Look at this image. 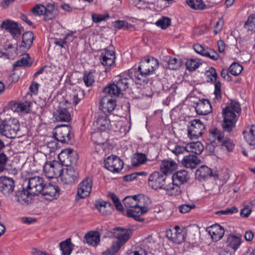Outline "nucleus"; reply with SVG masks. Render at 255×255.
Instances as JSON below:
<instances>
[{
	"mask_svg": "<svg viewBox=\"0 0 255 255\" xmlns=\"http://www.w3.org/2000/svg\"><path fill=\"white\" fill-rule=\"evenodd\" d=\"M133 73H135V69H130L128 73H123L117 76L115 80L116 83L111 84L105 87L103 89V93L118 96L123 91L128 88L131 79L134 78Z\"/></svg>",
	"mask_w": 255,
	"mask_h": 255,
	"instance_id": "obj_1",
	"label": "nucleus"
},
{
	"mask_svg": "<svg viewBox=\"0 0 255 255\" xmlns=\"http://www.w3.org/2000/svg\"><path fill=\"white\" fill-rule=\"evenodd\" d=\"M241 111L239 103L233 101L223 109L222 128L224 131L229 133L232 131L236 127V123Z\"/></svg>",
	"mask_w": 255,
	"mask_h": 255,
	"instance_id": "obj_2",
	"label": "nucleus"
},
{
	"mask_svg": "<svg viewBox=\"0 0 255 255\" xmlns=\"http://www.w3.org/2000/svg\"><path fill=\"white\" fill-rule=\"evenodd\" d=\"M158 66V61L156 59L152 57H145L141 59L137 68L139 73L136 72V68L131 69H135V73H133L135 79L139 82H145V78L152 74Z\"/></svg>",
	"mask_w": 255,
	"mask_h": 255,
	"instance_id": "obj_3",
	"label": "nucleus"
},
{
	"mask_svg": "<svg viewBox=\"0 0 255 255\" xmlns=\"http://www.w3.org/2000/svg\"><path fill=\"white\" fill-rule=\"evenodd\" d=\"M19 123L15 119L9 118L0 120V132L3 135L9 138L21 136L19 132Z\"/></svg>",
	"mask_w": 255,
	"mask_h": 255,
	"instance_id": "obj_4",
	"label": "nucleus"
},
{
	"mask_svg": "<svg viewBox=\"0 0 255 255\" xmlns=\"http://www.w3.org/2000/svg\"><path fill=\"white\" fill-rule=\"evenodd\" d=\"M114 237L117 239L112 245L115 252H117L119 249L129 239L132 234L131 230L121 227H116L114 229Z\"/></svg>",
	"mask_w": 255,
	"mask_h": 255,
	"instance_id": "obj_5",
	"label": "nucleus"
},
{
	"mask_svg": "<svg viewBox=\"0 0 255 255\" xmlns=\"http://www.w3.org/2000/svg\"><path fill=\"white\" fill-rule=\"evenodd\" d=\"M167 175L159 172H154L148 178V184L154 190L164 189L168 183Z\"/></svg>",
	"mask_w": 255,
	"mask_h": 255,
	"instance_id": "obj_6",
	"label": "nucleus"
},
{
	"mask_svg": "<svg viewBox=\"0 0 255 255\" xmlns=\"http://www.w3.org/2000/svg\"><path fill=\"white\" fill-rule=\"evenodd\" d=\"M58 158L62 165L66 166H74L77 163L78 155L73 149H66L59 154Z\"/></svg>",
	"mask_w": 255,
	"mask_h": 255,
	"instance_id": "obj_7",
	"label": "nucleus"
},
{
	"mask_svg": "<svg viewBox=\"0 0 255 255\" xmlns=\"http://www.w3.org/2000/svg\"><path fill=\"white\" fill-rule=\"evenodd\" d=\"M136 198L134 196H127L123 200V203L127 209L126 215L128 217L132 218L138 222H143L144 219L138 217V215L133 212L137 211Z\"/></svg>",
	"mask_w": 255,
	"mask_h": 255,
	"instance_id": "obj_8",
	"label": "nucleus"
},
{
	"mask_svg": "<svg viewBox=\"0 0 255 255\" xmlns=\"http://www.w3.org/2000/svg\"><path fill=\"white\" fill-rule=\"evenodd\" d=\"M72 128L69 125H61L55 128L54 136L55 139L62 143H65L71 139Z\"/></svg>",
	"mask_w": 255,
	"mask_h": 255,
	"instance_id": "obj_9",
	"label": "nucleus"
},
{
	"mask_svg": "<svg viewBox=\"0 0 255 255\" xmlns=\"http://www.w3.org/2000/svg\"><path fill=\"white\" fill-rule=\"evenodd\" d=\"M205 126L199 119H194L190 122L188 126V136L191 139H197L202 136Z\"/></svg>",
	"mask_w": 255,
	"mask_h": 255,
	"instance_id": "obj_10",
	"label": "nucleus"
},
{
	"mask_svg": "<svg viewBox=\"0 0 255 255\" xmlns=\"http://www.w3.org/2000/svg\"><path fill=\"white\" fill-rule=\"evenodd\" d=\"M44 183L43 178L40 176H34L29 178L27 189L30 194L38 195L43 189Z\"/></svg>",
	"mask_w": 255,
	"mask_h": 255,
	"instance_id": "obj_11",
	"label": "nucleus"
},
{
	"mask_svg": "<svg viewBox=\"0 0 255 255\" xmlns=\"http://www.w3.org/2000/svg\"><path fill=\"white\" fill-rule=\"evenodd\" d=\"M134 198H136V200L137 211L134 210L133 212L136 213L138 217H140L148 212V206L150 204L151 201L148 196L143 194L134 195Z\"/></svg>",
	"mask_w": 255,
	"mask_h": 255,
	"instance_id": "obj_12",
	"label": "nucleus"
},
{
	"mask_svg": "<svg viewBox=\"0 0 255 255\" xmlns=\"http://www.w3.org/2000/svg\"><path fill=\"white\" fill-rule=\"evenodd\" d=\"M65 171L63 170L61 175V181L65 184H73L79 178V172L74 166H66Z\"/></svg>",
	"mask_w": 255,
	"mask_h": 255,
	"instance_id": "obj_13",
	"label": "nucleus"
},
{
	"mask_svg": "<svg viewBox=\"0 0 255 255\" xmlns=\"http://www.w3.org/2000/svg\"><path fill=\"white\" fill-rule=\"evenodd\" d=\"M105 167L113 172H119L124 167V162L119 157L112 155L107 157L104 162Z\"/></svg>",
	"mask_w": 255,
	"mask_h": 255,
	"instance_id": "obj_14",
	"label": "nucleus"
},
{
	"mask_svg": "<svg viewBox=\"0 0 255 255\" xmlns=\"http://www.w3.org/2000/svg\"><path fill=\"white\" fill-rule=\"evenodd\" d=\"M15 182L11 178L6 176L0 177V192L8 196L14 191Z\"/></svg>",
	"mask_w": 255,
	"mask_h": 255,
	"instance_id": "obj_15",
	"label": "nucleus"
},
{
	"mask_svg": "<svg viewBox=\"0 0 255 255\" xmlns=\"http://www.w3.org/2000/svg\"><path fill=\"white\" fill-rule=\"evenodd\" d=\"M106 95L102 98L100 108L104 113H111L116 108L117 104L116 101L113 99V95L105 93Z\"/></svg>",
	"mask_w": 255,
	"mask_h": 255,
	"instance_id": "obj_16",
	"label": "nucleus"
},
{
	"mask_svg": "<svg viewBox=\"0 0 255 255\" xmlns=\"http://www.w3.org/2000/svg\"><path fill=\"white\" fill-rule=\"evenodd\" d=\"M45 199L52 201L57 199L59 196V189L56 184L49 183L45 184L41 193Z\"/></svg>",
	"mask_w": 255,
	"mask_h": 255,
	"instance_id": "obj_17",
	"label": "nucleus"
},
{
	"mask_svg": "<svg viewBox=\"0 0 255 255\" xmlns=\"http://www.w3.org/2000/svg\"><path fill=\"white\" fill-rule=\"evenodd\" d=\"M93 186L92 179L90 177L85 178L78 185L77 195L80 198H85L91 192Z\"/></svg>",
	"mask_w": 255,
	"mask_h": 255,
	"instance_id": "obj_18",
	"label": "nucleus"
},
{
	"mask_svg": "<svg viewBox=\"0 0 255 255\" xmlns=\"http://www.w3.org/2000/svg\"><path fill=\"white\" fill-rule=\"evenodd\" d=\"M166 236L172 242L178 244L182 243L185 238V232L178 226L168 231Z\"/></svg>",
	"mask_w": 255,
	"mask_h": 255,
	"instance_id": "obj_19",
	"label": "nucleus"
},
{
	"mask_svg": "<svg viewBox=\"0 0 255 255\" xmlns=\"http://www.w3.org/2000/svg\"><path fill=\"white\" fill-rule=\"evenodd\" d=\"M0 28L9 32L13 38L18 37L21 33V28L17 23L9 19L3 20L0 24Z\"/></svg>",
	"mask_w": 255,
	"mask_h": 255,
	"instance_id": "obj_20",
	"label": "nucleus"
},
{
	"mask_svg": "<svg viewBox=\"0 0 255 255\" xmlns=\"http://www.w3.org/2000/svg\"><path fill=\"white\" fill-rule=\"evenodd\" d=\"M115 51L107 48L104 49L101 55V63L104 66H111L115 63Z\"/></svg>",
	"mask_w": 255,
	"mask_h": 255,
	"instance_id": "obj_21",
	"label": "nucleus"
},
{
	"mask_svg": "<svg viewBox=\"0 0 255 255\" xmlns=\"http://www.w3.org/2000/svg\"><path fill=\"white\" fill-rule=\"evenodd\" d=\"M53 118L54 121L68 122L71 120L70 114L65 108L59 107L53 113Z\"/></svg>",
	"mask_w": 255,
	"mask_h": 255,
	"instance_id": "obj_22",
	"label": "nucleus"
},
{
	"mask_svg": "<svg viewBox=\"0 0 255 255\" xmlns=\"http://www.w3.org/2000/svg\"><path fill=\"white\" fill-rule=\"evenodd\" d=\"M195 110L198 115H207L212 111V106L208 100L203 99L196 103Z\"/></svg>",
	"mask_w": 255,
	"mask_h": 255,
	"instance_id": "obj_23",
	"label": "nucleus"
},
{
	"mask_svg": "<svg viewBox=\"0 0 255 255\" xmlns=\"http://www.w3.org/2000/svg\"><path fill=\"white\" fill-rule=\"evenodd\" d=\"M200 159L195 154L184 156L181 161L182 165L187 168L194 169L200 163Z\"/></svg>",
	"mask_w": 255,
	"mask_h": 255,
	"instance_id": "obj_24",
	"label": "nucleus"
},
{
	"mask_svg": "<svg viewBox=\"0 0 255 255\" xmlns=\"http://www.w3.org/2000/svg\"><path fill=\"white\" fill-rule=\"evenodd\" d=\"M190 179V175L186 170L182 169L176 171L172 176L173 182L180 185L187 183Z\"/></svg>",
	"mask_w": 255,
	"mask_h": 255,
	"instance_id": "obj_25",
	"label": "nucleus"
},
{
	"mask_svg": "<svg viewBox=\"0 0 255 255\" xmlns=\"http://www.w3.org/2000/svg\"><path fill=\"white\" fill-rule=\"evenodd\" d=\"M31 196H33L29 193V190L22 189L16 192L15 198L17 202L21 205H28L31 200Z\"/></svg>",
	"mask_w": 255,
	"mask_h": 255,
	"instance_id": "obj_26",
	"label": "nucleus"
},
{
	"mask_svg": "<svg viewBox=\"0 0 255 255\" xmlns=\"http://www.w3.org/2000/svg\"><path fill=\"white\" fill-rule=\"evenodd\" d=\"M208 232L211 236L212 240L217 242L222 238L225 230L222 226L216 224L209 228Z\"/></svg>",
	"mask_w": 255,
	"mask_h": 255,
	"instance_id": "obj_27",
	"label": "nucleus"
},
{
	"mask_svg": "<svg viewBox=\"0 0 255 255\" xmlns=\"http://www.w3.org/2000/svg\"><path fill=\"white\" fill-rule=\"evenodd\" d=\"M244 138L246 141L252 145H255V126L251 125L246 127L243 131Z\"/></svg>",
	"mask_w": 255,
	"mask_h": 255,
	"instance_id": "obj_28",
	"label": "nucleus"
},
{
	"mask_svg": "<svg viewBox=\"0 0 255 255\" xmlns=\"http://www.w3.org/2000/svg\"><path fill=\"white\" fill-rule=\"evenodd\" d=\"M196 176L199 180H205L209 177L216 176V175H213L212 170L211 168L204 165H202L196 171Z\"/></svg>",
	"mask_w": 255,
	"mask_h": 255,
	"instance_id": "obj_29",
	"label": "nucleus"
},
{
	"mask_svg": "<svg viewBox=\"0 0 255 255\" xmlns=\"http://www.w3.org/2000/svg\"><path fill=\"white\" fill-rule=\"evenodd\" d=\"M96 207L104 215L111 214L114 210L113 206L111 203L103 200L97 201Z\"/></svg>",
	"mask_w": 255,
	"mask_h": 255,
	"instance_id": "obj_30",
	"label": "nucleus"
},
{
	"mask_svg": "<svg viewBox=\"0 0 255 255\" xmlns=\"http://www.w3.org/2000/svg\"><path fill=\"white\" fill-rule=\"evenodd\" d=\"M34 39V34L31 31H27L22 35V40L20 48L24 50L29 49L32 45Z\"/></svg>",
	"mask_w": 255,
	"mask_h": 255,
	"instance_id": "obj_31",
	"label": "nucleus"
},
{
	"mask_svg": "<svg viewBox=\"0 0 255 255\" xmlns=\"http://www.w3.org/2000/svg\"><path fill=\"white\" fill-rule=\"evenodd\" d=\"M167 194L169 196H176L179 195L182 193V189L180 185L174 183H169L166 184L164 187V189Z\"/></svg>",
	"mask_w": 255,
	"mask_h": 255,
	"instance_id": "obj_32",
	"label": "nucleus"
},
{
	"mask_svg": "<svg viewBox=\"0 0 255 255\" xmlns=\"http://www.w3.org/2000/svg\"><path fill=\"white\" fill-rule=\"evenodd\" d=\"M100 234L98 232H89L84 236V239L87 244L96 246L100 241Z\"/></svg>",
	"mask_w": 255,
	"mask_h": 255,
	"instance_id": "obj_33",
	"label": "nucleus"
},
{
	"mask_svg": "<svg viewBox=\"0 0 255 255\" xmlns=\"http://www.w3.org/2000/svg\"><path fill=\"white\" fill-rule=\"evenodd\" d=\"M176 168V164L171 160H163L160 165L162 173L166 175L171 173Z\"/></svg>",
	"mask_w": 255,
	"mask_h": 255,
	"instance_id": "obj_34",
	"label": "nucleus"
},
{
	"mask_svg": "<svg viewBox=\"0 0 255 255\" xmlns=\"http://www.w3.org/2000/svg\"><path fill=\"white\" fill-rule=\"evenodd\" d=\"M59 246L63 255H70L74 245L71 243V238H68L66 240L61 242Z\"/></svg>",
	"mask_w": 255,
	"mask_h": 255,
	"instance_id": "obj_35",
	"label": "nucleus"
},
{
	"mask_svg": "<svg viewBox=\"0 0 255 255\" xmlns=\"http://www.w3.org/2000/svg\"><path fill=\"white\" fill-rule=\"evenodd\" d=\"M147 161L146 155L144 153L136 152L133 154L131 158L132 165L134 167L144 164Z\"/></svg>",
	"mask_w": 255,
	"mask_h": 255,
	"instance_id": "obj_36",
	"label": "nucleus"
},
{
	"mask_svg": "<svg viewBox=\"0 0 255 255\" xmlns=\"http://www.w3.org/2000/svg\"><path fill=\"white\" fill-rule=\"evenodd\" d=\"M98 129L100 131H104L109 129L110 126V120L107 116L99 117L97 120Z\"/></svg>",
	"mask_w": 255,
	"mask_h": 255,
	"instance_id": "obj_37",
	"label": "nucleus"
},
{
	"mask_svg": "<svg viewBox=\"0 0 255 255\" xmlns=\"http://www.w3.org/2000/svg\"><path fill=\"white\" fill-rule=\"evenodd\" d=\"M187 148L188 152L198 155L200 154L204 149V146L200 142H191L188 144Z\"/></svg>",
	"mask_w": 255,
	"mask_h": 255,
	"instance_id": "obj_38",
	"label": "nucleus"
},
{
	"mask_svg": "<svg viewBox=\"0 0 255 255\" xmlns=\"http://www.w3.org/2000/svg\"><path fill=\"white\" fill-rule=\"evenodd\" d=\"M91 138L94 144H99V145H103L104 142H106L107 139L104 137L102 131H100L93 132Z\"/></svg>",
	"mask_w": 255,
	"mask_h": 255,
	"instance_id": "obj_39",
	"label": "nucleus"
},
{
	"mask_svg": "<svg viewBox=\"0 0 255 255\" xmlns=\"http://www.w3.org/2000/svg\"><path fill=\"white\" fill-rule=\"evenodd\" d=\"M45 8L46 10L44 11V20L47 21L52 19L55 16L54 12L55 9L54 4L49 3L47 4L46 6H45Z\"/></svg>",
	"mask_w": 255,
	"mask_h": 255,
	"instance_id": "obj_40",
	"label": "nucleus"
},
{
	"mask_svg": "<svg viewBox=\"0 0 255 255\" xmlns=\"http://www.w3.org/2000/svg\"><path fill=\"white\" fill-rule=\"evenodd\" d=\"M186 3L194 9L203 10L206 8V5L202 0H186Z\"/></svg>",
	"mask_w": 255,
	"mask_h": 255,
	"instance_id": "obj_41",
	"label": "nucleus"
},
{
	"mask_svg": "<svg viewBox=\"0 0 255 255\" xmlns=\"http://www.w3.org/2000/svg\"><path fill=\"white\" fill-rule=\"evenodd\" d=\"M228 246L235 250L238 248L241 244V239L239 237L230 235L228 238Z\"/></svg>",
	"mask_w": 255,
	"mask_h": 255,
	"instance_id": "obj_42",
	"label": "nucleus"
},
{
	"mask_svg": "<svg viewBox=\"0 0 255 255\" xmlns=\"http://www.w3.org/2000/svg\"><path fill=\"white\" fill-rule=\"evenodd\" d=\"M32 64L30 58L28 54L23 55L22 57L19 60H17L13 65L14 67L16 66H26L29 67Z\"/></svg>",
	"mask_w": 255,
	"mask_h": 255,
	"instance_id": "obj_43",
	"label": "nucleus"
},
{
	"mask_svg": "<svg viewBox=\"0 0 255 255\" xmlns=\"http://www.w3.org/2000/svg\"><path fill=\"white\" fill-rule=\"evenodd\" d=\"M83 80L87 87L91 86L95 82L94 76L92 71H85Z\"/></svg>",
	"mask_w": 255,
	"mask_h": 255,
	"instance_id": "obj_44",
	"label": "nucleus"
},
{
	"mask_svg": "<svg viewBox=\"0 0 255 255\" xmlns=\"http://www.w3.org/2000/svg\"><path fill=\"white\" fill-rule=\"evenodd\" d=\"M43 172L46 177L48 178H54L53 166L52 162H46L43 166Z\"/></svg>",
	"mask_w": 255,
	"mask_h": 255,
	"instance_id": "obj_45",
	"label": "nucleus"
},
{
	"mask_svg": "<svg viewBox=\"0 0 255 255\" xmlns=\"http://www.w3.org/2000/svg\"><path fill=\"white\" fill-rule=\"evenodd\" d=\"M243 67L236 62L233 63L229 67L230 73L234 76L239 75L243 70Z\"/></svg>",
	"mask_w": 255,
	"mask_h": 255,
	"instance_id": "obj_46",
	"label": "nucleus"
},
{
	"mask_svg": "<svg viewBox=\"0 0 255 255\" xmlns=\"http://www.w3.org/2000/svg\"><path fill=\"white\" fill-rule=\"evenodd\" d=\"M180 61L177 58L170 57L167 61V68L171 70H176L180 66Z\"/></svg>",
	"mask_w": 255,
	"mask_h": 255,
	"instance_id": "obj_47",
	"label": "nucleus"
},
{
	"mask_svg": "<svg viewBox=\"0 0 255 255\" xmlns=\"http://www.w3.org/2000/svg\"><path fill=\"white\" fill-rule=\"evenodd\" d=\"M244 27L249 31H255V16L253 15H250L245 22Z\"/></svg>",
	"mask_w": 255,
	"mask_h": 255,
	"instance_id": "obj_48",
	"label": "nucleus"
},
{
	"mask_svg": "<svg viewBox=\"0 0 255 255\" xmlns=\"http://www.w3.org/2000/svg\"><path fill=\"white\" fill-rule=\"evenodd\" d=\"M52 165L53 166L54 177L59 176L61 177L64 170L62 165L55 161L52 162Z\"/></svg>",
	"mask_w": 255,
	"mask_h": 255,
	"instance_id": "obj_49",
	"label": "nucleus"
},
{
	"mask_svg": "<svg viewBox=\"0 0 255 255\" xmlns=\"http://www.w3.org/2000/svg\"><path fill=\"white\" fill-rule=\"evenodd\" d=\"M170 22L171 20L170 18L166 17H162L155 22V24L162 29H166L170 25Z\"/></svg>",
	"mask_w": 255,
	"mask_h": 255,
	"instance_id": "obj_50",
	"label": "nucleus"
},
{
	"mask_svg": "<svg viewBox=\"0 0 255 255\" xmlns=\"http://www.w3.org/2000/svg\"><path fill=\"white\" fill-rule=\"evenodd\" d=\"M211 135L215 139H217L218 142H221L224 138L225 134L223 131L219 130L217 128L213 129L210 132Z\"/></svg>",
	"mask_w": 255,
	"mask_h": 255,
	"instance_id": "obj_51",
	"label": "nucleus"
},
{
	"mask_svg": "<svg viewBox=\"0 0 255 255\" xmlns=\"http://www.w3.org/2000/svg\"><path fill=\"white\" fill-rule=\"evenodd\" d=\"M17 163L15 162L11 161L7 164L6 166L4 167V171H6L9 174L15 175L17 174L18 169L16 166Z\"/></svg>",
	"mask_w": 255,
	"mask_h": 255,
	"instance_id": "obj_52",
	"label": "nucleus"
},
{
	"mask_svg": "<svg viewBox=\"0 0 255 255\" xmlns=\"http://www.w3.org/2000/svg\"><path fill=\"white\" fill-rule=\"evenodd\" d=\"M109 197L114 203L116 209L119 211H122L123 207L117 196L114 193H109Z\"/></svg>",
	"mask_w": 255,
	"mask_h": 255,
	"instance_id": "obj_53",
	"label": "nucleus"
},
{
	"mask_svg": "<svg viewBox=\"0 0 255 255\" xmlns=\"http://www.w3.org/2000/svg\"><path fill=\"white\" fill-rule=\"evenodd\" d=\"M205 74L207 77L210 78V81L211 82H215L218 77L216 70L213 67H211L209 70L206 71Z\"/></svg>",
	"mask_w": 255,
	"mask_h": 255,
	"instance_id": "obj_54",
	"label": "nucleus"
},
{
	"mask_svg": "<svg viewBox=\"0 0 255 255\" xmlns=\"http://www.w3.org/2000/svg\"><path fill=\"white\" fill-rule=\"evenodd\" d=\"M222 142V147L223 149L225 148L229 152H231L234 148V144L232 140L228 138L223 140Z\"/></svg>",
	"mask_w": 255,
	"mask_h": 255,
	"instance_id": "obj_55",
	"label": "nucleus"
},
{
	"mask_svg": "<svg viewBox=\"0 0 255 255\" xmlns=\"http://www.w3.org/2000/svg\"><path fill=\"white\" fill-rule=\"evenodd\" d=\"M91 16L94 22L99 23L102 21L105 20L107 18H109V15L108 13L105 14H101L94 13L92 14Z\"/></svg>",
	"mask_w": 255,
	"mask_h": 255,
	"instance_id": "obj_56",
	"label": "nucleus"
},
{
	"mask_svg": "<svg viewBox=\"0 0 255 255\" xmlns=\"http://www.w3.org/2000/svg\"><path fill=\"white\" fill-rule=\"evenodd\" d=\"M9 161L8 158L5 153H0V172L4 171V167Z\"/></svg>",
	"mask_w": 255,
	"mask_h": 255,
	"instance_id": "obj_57",
	"label": "nucleus"
},
{
	"mask_svg": "<svg viewBox=\"0 0 255 255\" xmlns=\"http://www.w3.org/2000/svg\"><path fill=\"white\" fill-rule=\"evenodd\" d=\"M200 65V63L193 59L188 60L186 62V66L188 70L190 71H195Z\"/></svg>",
	"mask_w": 255,
	"mask_h": 255,
	"instance_id": "obj_58",
	"label": "nucleus"
},
{
	"mask_svg": "<svg viewBox=\"0 0 255 255\" xmlns=\"http://www.w3.org/2000/svg\"><path fill=\"white\" fill-rule=\"evenodd\" d=\"M31 105V102L26 101L24 103L18 104L17 109L21 112H24L27 113H29L30 111V108Z\"/></svg>",
	"mask_w": 255,
	"mask_h": 255,
	"instance_id": "obj_59",
	"label": "nucleus"
},
{
	"mask_svg": "<svg viewBox=\"0 0 255 255\" xmlns=\"http://www.w3.org/2000/svg\"><path fill=\"white\" fill-rule=\"evenodd\" d=\"M169 149L177 156H179L180 154H183L185 151H187V146L184 147L177 145L172 149L170 148Z\"/></svg>",
	"mask_w": 255,
	"mask_h": 255,
	"instance_id": "obj_60",
	"label": "nucleus"
},
{
	"mask_svg": "<svg viewBox=\"0 0 255 255\" xmlns=\"http://www.w3.org/2000/svg\"><path fill=\"white\" fill-rule=\"evenodd\" d=\"M45 6L42 4L36 5L31 10L32 12L37 15L44 14L45 10Z\"/></svg>",
	"mask_w": 255,
	"mask_h": 255,
	"instance_id": "obj_61",
	"label": "nucleus"
},
{
	"mask_svg": "<svg viewBox=\"0 0 255 255\" xmlns=\"http://www.w3.org/2000/svg\"><path fill=\"white\" fill-rule=\"evenodd\" d=\"M113 25L118 29H127L128 28V23L124 20H117L113 23Z\"/></svg>",
	"mask_w": 255,
	"mask_h": 255,
	"instance_id": "obj_62",
	"label": "nucleus"
},
{
	"mask_svg": "<svg viewBox=\"0 0 255 255\" xmlns=\"http://www.w3.org/2000/svg\"><path fill=\"white\" fill-rule=\"evenodd\" d=\"M81 94V92L80 90L73 91L72 94H71V100L73 104L76 106L80 101L81 98L79 96Z\"/></svg>",
	"mask_w": 255,
	"mask_h": 255,
	"instance_id": "obj_63",
	"label": "nucleus"
},
{
	"mask_svg": "<svg viewBox=\"0 0 255 255\" xmlns=\"http://www.w3.org/2000/svg\"><path fill=\"white\" fill-rule=\"evenodd\" d=\"M215 83V91H214V94L215 95V98L217 99H220L222 97V94H221V82L219 81H216L215 82H214Z\"/></svg>",
	"mask_w": 255,
	"mask_h": 255,
	"instance_id": "obj_64",
	"label": "nucleus"
}]
</instances>
